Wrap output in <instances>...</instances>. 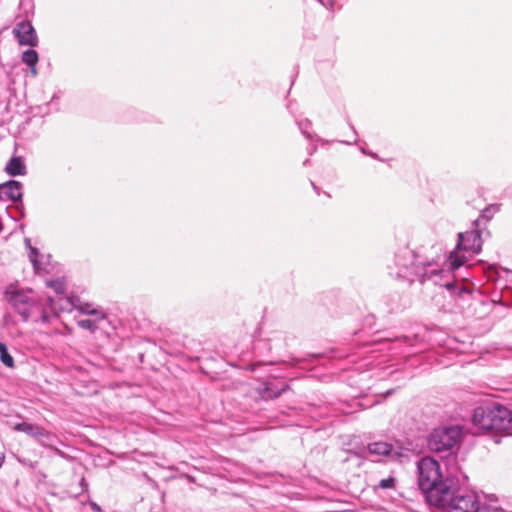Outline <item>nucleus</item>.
Returning <instances> with one entry per match:
<instances>
[{"mask_svg":"<svg viewBox=\"0 0 512 512\" xmlns=\"http://www.w3.org/2000/svg\"><path fill=\"white\" fill-rule=\"evenodd\" d=\"M443 274H447V275H448V274H449V272H446V271H444V270L437 271V272H435V273H434V272H431V274H430L429 278H432V277H434V276H438V275H443Z\"/></svg>","mask_w":512,"mask_h":512,"instance_id":"obj_23","label":"nucleus"},{"mask_svg":"<svg viewBox=\"0 0 512 512\" xmlns=\"http://www.w3.org/2000/svg\"><path fill=\"white\" fill-rule=\"evenodd\" d=\"M396 483H397L396 478L394 476H389L388 478L382 479L378 483V485L374 487V490L376 491L377 489H383V490L395 489Z\"/></svg>","mask_w":512,"mask_h":512,"instance_id":"obj_16","label":"nucleus"},{"mask_svg":"<svg viewBox=\"0 0 512 512\" xmlns=\"http://www.w3.org/2000/svg\"><path fill=\"white\" fill-rule=\"evenodd\" d=\"M361 152H362L363 154H366V155H368V153H369V152H367V151H366V149H364V148H362V149H361Z\"/></svg>","mask_w":512,"mask_h":512,"instance_id":"obj_26","label":"nucleus"},{"mask_svg":"<svg viewBox=\"0 0 512 512\" xmlns=\"http://www.w3.org/2000/svg\"><path fill=\"white\" fill-rule=\"evenodd\" d=\"M368 155L373 157V158H377V155L375 153L369 152Z\"/></svg>","mask_w":512,"mask_h":512,"instance_id":"obj_25","label":"nucleus"},{"mask_svg":"<svg viewBox=\"0 0 512 512\" xmlns=\"http://www.w3.org/2000/svg\"><path fill=\"white\" fill-rule=\"evenodd\" d=\"M31 68V73L35 76L37 74L36 66H29Z\"/></svg>","mask_w":512,"mask_h":512,"instance_id":"obj_24","label":"nucleus"},{"mask_svg":"<svg viewBox=\"0 0 512 512\" xmlns=\"http://www.w3.org/2000/svg\"><path fill=\"white\" fill-rule=\"evenodd\" d=\"M355 142H356V139L353 141V143H355ZM345 143L346 144H352V142H350V141H346Z\"/></svg>","mask_w":512,"mask_h":512,"instance_id":"obj_28","label":"nucleus"},{"mask_svg":"<svg viewBox=\"0 0 512 512\" xmlns=\"http://www.w3.org/2000/svg\"><path fill=\"white\" fill-rule=\"evenodd\" d=\"M13 33L20 45H37V35L30 22L22 21L18 23L15 26Z\"/></svg>","mask_w":512,"mask_h":512,"instance_id":"obj_8","label":"nucleus"},{"mask_svg":"<svg viewBox=\"0 0 512 512\" xmlns=\"http://www.w3.org/2000/svg\"><path fill=\"white\" fill-rule=\"evenodd\" d=\"M0 198L3 200H11L13 202L21 200L22 185L20 182L10 180L0 185Z\"/></svg>","mask_w":512,"mask_h":512,"instance_id":"obj_10","label":"nucleus"},{"mask_svg":"<svg viewBox=\"0 0 512 512\" xmlns=\"http://www.w3.org/2000/svg\"><path fill=\"white\" fill-rule=\"evenodd\" d=\"M10 301L24 321H27L32 315L42 311L41 304L26 292L14 293Z\"/></svg>","mask_w":512,"mask_h":512,"instance_id":"obj_6","label":"nucleus"},{"mask_svg":"<svg viewBox=\"0 0 512 512\" xmlns=\"http://www.w3.org/2000/svg\"><path fill=\"white\" fill-rule=\"evenodd\" d=\"M38 251L35 248H30L29 258L30 261L33 263L35 271H40L41 265L39 261L37 260Z\"/></svg>","mask_w":512,"mask_h":512,"instance_id":"obj_21","label":"nucleus"},{"mask_svg":"<svg viewBox=\"0 0 512 512\" xmlns=\"http://www.w3.org/2000/svg\"><path fill=\"white\" fill-rule=\"evenodd\" d=\"M47 285L53 288L57 294H63L65 292V283L63 280L57 279L49 281Z\"/></svg>","mask_w":512,"mask_h":512,"instance_id":"obj_19","label":"nucleus"},{"mask_svg":"<svg viewBox=\"0 0 512 512\" xmlns=\"http://www.w3.org/2000/svg\"><path fill=\"white\" fill-rule=\"evenodd\" d=\"M441 502L432 506L438 507L445 512H475L479 495L475 493H461L455 491L452 486L442 495Z\"/></svg>","mask_w":512,"mask_h":512,"instance_id":"obj_3","label":"nucleus"},{"mask_svg":"<svg viewBox=\"0 0 512 512\" xmlns=\"http://www.w3.org/2000/svg\"><path fill=\"white\" fill-rule=\"evenodd\" d=\"M481 247V233L477 228L466 231L464 233H459L456 251L453 252L450 256L451 269L455 270L462 266L465 262V260L459 257L458 251L464 250L471 252L472 254H477L480 252Z\"/></svg>","mask_w":512,"mask_h":512,"instance_id":"obj_5","label":"nucleus"},{"mask_svg":"<svg viewBox=\"0 0 512 512\" xmlns=\"http://www.w3.org/2000/svg\"><path fill=\"white\" fill-rule=\"evenodd\" d=\"M298 126L301 130V132L308 138V139H312V135L308 132V129L311 127V121L308 120V119H305L303 121H300L298 123Z\"/></svg>","mask_w":512,"mask_h":512,"instance_id":"obj_20","label":"nucleus"},{"mask_svg":"<svg viewBox=\"0 0 512 512\" xmlns=\"http://www.w3.org/2000/svg\"><path fill=\"white\" fill-rule=\"evenodd\" d=\"M448 290H450L453 294L454 293H458L459 295H462V294H468L469 291L464 288L463 286H459L455 283H452V282H446L445 284H443Z\"/></svg>","mask_w":512,"mask_h":512,"instance_id":"obj_18","label":"nucleus"},{"mask_svg":"<svg viewBox=\"0 0 512 512\" xmlns=\"http://www.w3.org/2000/svg\"><path fill=\"white\" fill-rule=\"evenodd\" d=\"M472 422L484 431L495 430L512 434V411L499 404L477 407Z\"/></svg>","mask_w":512,"mask_h":512,"instance_id":"obj_2","label":"nucleus"},{"mask_svg":"<svg viewBox=\"0 0 512 512\" xmlns=\"http://www.w3.org/2000/svg\"><path fill=\"white\" fill-rule=\"evenodd\" d=\"M418 485L430 505L441 502L452 486V481L442 474L440 464L432 457H423L417 463Z\"/></svg>","mask_w":512,"mask_h":512,"instance_id":"obj_1","label":"nucleus"},{"mask_svg":"<svg viewBox=\"0 0 512 512\" xmlns=\"http://www.w3.org/2000/svg\"><path fill=\"white\" fill-rule=\"evenodd\" d=\"M90 507L93 512H102L101 507L96 502H90Z\"/></svg>","mask_w":512,"mask_h":512,"instance_id":"obj_22","label":"nucleus"},{"mask_svg":"<svg viewBox=\"0 0 512 512\" xmlns=\"http://www.w3.org/2000/svg\"><path fill=\"white\" fill-rule=\"evenodd\" d=\"M5 171L10 176H22L27 173L25 163L21 157H12L6 164Z\"/></svg>","mask_w":512,"mask_h":512,"instance_id":"obj_12","label":"nucleus"},{"mask_svg":"<svg viewBox=\"0 0 512 512\" xmlns=\"http://www.w3.org/2000/svg\"><path fill=\"white\" fill-rule=\"evenodd\" d=\"M316 1L323 5V0H316Z\"/></svg>","mask_w":512,"mask_h":512,"instance_id":"obj_30","label":"nucleus"},{"mask_svg":"<svg viewBox=\"0 0 512 512\" xmlns=\"http://www.w3.org/2000/svg\"><path fill=\"white\" fill-rule=\"evenodd\" d=\"M13 429L37 439L42 445H47L52 437L51 433L46 431L44 428L32 423H17L14 425Z\"/></svg>","mask_w":512,"mask_h":512,"instance_id":"obj_7","label":"nucleus"},{"mask_svg":"<svg viewBox=\"0 0 512 512\" xmlns=\"http://www.w3.org/2000/svg\"><path fill=\"white\" fill-rule=\"evenodd\" d=\"M281 394V392H278L277 394H274V397H278Z\"/></svg>","mask_w":512,"mask_h":512,"instance_id":"obj_29","label":"nucleus"},{"mask_svg":"<svg viewBox=\"0 0 512 512\" xmlns=\"http://www.w3.org/2000/svg\"><path fill=\"white\" fill-rule=\"evenodd\" d=\"M498 500L493 495H479L475 512H501Z\"/></svg>","mask_w":512,"mask_h":512,"instance_id":"obj_11","label":"nucleus"},{"mask_svg":"<svg viewBox=\"0 0 512 512\" xmlns=\"http://www.w3.org/2000/svg\"><path fill=\"white\" fill-rule=\"evenodd\" d=\"M101 319H97V317H93V319H81L78 321V325L83 328L90 331H94L98 328V321Z\"/></svg>","mask_w":512,"mask_h":512,"instance_id":"obj_17","label":"nucleus"},{"mask_svg":"<svg viewBox=\"0 0 512 512\" xmlns=\"http://www.w3.org/2000/svg\"><path fill=\"white\" fill-rule=\"evenodd\" d=\"M3 464V457H0V467L2 466Z\"/></svg>","mask_w":512,"mask_h":512,"instance_id":"obj_27","label":"nucleus"},{"mask_svg":"<svg viewBox=\"0 0 512 512\" xmlns=\"http://www.w3.org/2000/svg\"><path fill=\"white\" fill-rule=\"evenodd\" d=\"M22 61L28 66H36L38 62V54L35 50L28 49L22 54Z\"/></svg>","mask_w":512,"mask_h":512,"instance_id":"obj_15","label":"nucleus"},{"mask_svg":"<svg viewBox=\"0 0 512 512\" xmlns=\"http://www.w3.org/2000/svg\"><path fill=\"white\" fill-rule=\"evenodd\" d=\"M0 360L5 366L14 367L13 357L8 353L6 345L2 342H0Z\"/></svg>","mask_w":512,"mask_h":512,"instance_id":"obj_14","label":"nucleus"},{"mask_svg":"<svg viewBox=\"0 0 512 512\" xmlns=\"http://www.w3.org/2000/svg\"><path fill=\"white\" fill-rule=\"evenodd\" d=\"M78 310L82 314H86L92 317H97V319H104L105 313L101 309L92 308L91 304L83 303L78 307Z\"/></svg>","mask_w":512,"mask_h":512,"instance_id":"obj_13","label":"nucleus"},{"mask_svg":"<svg viewBox=\"0 0 512 512\" xmlns=\"http://www.w3.org/2000/svg\"><path fill=\"white\" fill-rule=\"evenodd\" d=\"M369 454L377 456H389L392 459H401L406 456L405 451L394 449V447L387 442H373L367 447Z\"/></svg>","mask_w":512,"mask_h":512,"instance_id":"obj_9","label":"nucleus"},{"mask_svg":"<svg viewBox=\"0 0 512 512\" xmlns=\"http://www.w3.org/2000/svg\"><path fill=\"white\" fill-rule=\"evenodd\" d=\"M462 437V429L458 425L443 426L434 429L428 437V447L431 451L444 452L452 450Z\"/></svg>","mask_w":512,"mask_h":512,"instance_id":"obj_4","label":"nucleus"}]
</instances>
